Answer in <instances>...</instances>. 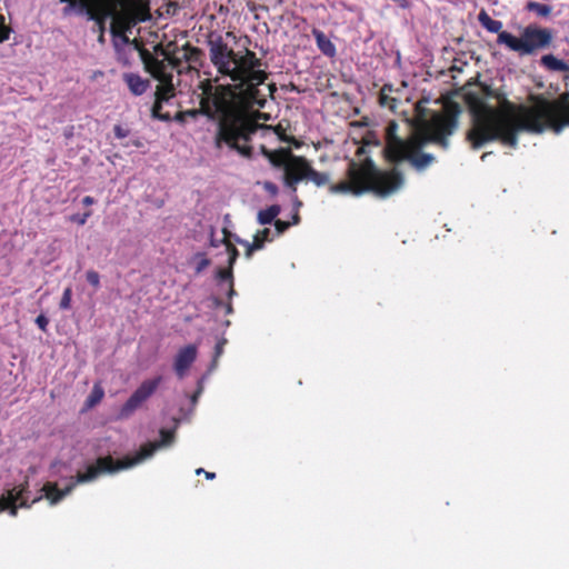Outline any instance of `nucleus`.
<instances>
[{
	"mask_svg": "<svg viewBox=\"0 0 569 569\" xmlns=\"http://www.w3.org/2000/svg\"><path fill=\"white\" fill-rule=\"evenodd\" d=\"M276 237L277 234L274 231H272L270 228H264L263 230L258 231L253 239L256 241H261L263 247L266 242L272 241Z\"/></svg>",
	"mask_w": 569,
	"mask_h": 569,
	"instance_id": "nucleus-32",
	"label": "nucleus"
},
{
	"mask_svg": "<svg viewBox=\"0 0 569 569\" xmlns=\"http://www.w3.org/2000/svg\"><path fill=\"white\" fill-rule=\"evenodd\" d=\"M305 158L290 156L286 164V184L292 190L297 191V183L306 180L305 177Z\"/></svg>",
	"mask_w": 569,
	"mask_h": 569,
	"instance_id": "nucleus-13",
	"label": "nucleus"
},
{
	"mask_svg": "<svg viewBox=\"0 0 569 569\" xmlns=\"http://www.w3.org/2000/svg\"><path fill=\"white\" fill-rule=\"evenodd\" d=\"M240 71L243 73L244 77L242 80H238L234 82L238 83L239 88L247 84L250 94H253L257 91L256 87L263 83L268 78L266 71L261 69L246 70L244 68L240 67Z\"/></svg>",
	"mask_w": 569,
	"mask_h": 569,
	"instance_id": "nucleus-15",
	"label": "nucleus"
},
{
	"mask_svg": "<svg viewBox=\"0 0 569 569\" xmlns=\"http://www.w3.org/2000/svg\"><path fill=\"white\" fill-rule=\"evenodd\" d=\"M224 251L228 256L227 262H228L229 268L228 269L218 268L216 271V278L220 281H228L230 284L233 282L232 268L239 257V251L234 246H232L229 242L224 243Z\"/></svg>",
	"mask_w": 569,
	"mask_h": 569,
	"instance_id": "nucleus-16",
	"label": "nucleus"
},
{
	"mask_svg": "<svg viewBox=\"0 0 569 569\" xmlns=\"http://www.w3.org/2000/svg\"><path fill=\"white\" fill-rule=\"evenodd\" d=\"M123 81L127 83L130 92L134 96L143 94L150 86L149 80L143 79L139 74L132 72L124 73Z\"/></svg>",
	"mask_w": 569,
	"mask_h": 569,
	"instance_id": "nucleus-18",
	"label": "nucleus"
},
{
	"mask_svg": "<svg viewBox=\"0 0 569 569\" xmlns=\"http://www.w3.org/2000/svg\"><path fill=\"white\" fill-rule=\"evenodd\" d=\"M566 126H569V109H560L546 100H540L531 107H519L515 113L477 117L468 132V140L471 141L473 149H480L495 140L516 148L519 132L542 133L551 128L559 134Z\"/></svg>",
	"mask_w": 569,
	"mask_h": 569,
	"instance_id": "nucleus-1",
	"label": "nucleus"
},
{
	"mask_svg": "<svg viewBox=\"0 0 569 569\" xmlns=\"http://www.w3.org/2000/svg\"><path fill=\"white\" fill-rule=\"evenodd\" d=\"M552 39L551 29L528 24L522 29L519 38L508 31L499 33L497 43L506 46L509 50L517 52L519 57H525L535 56L539 51L548 49Z\"/></svg>",
	"mask_w": 569,
	"mask_h": 569,
	"instance_id": "nucleus-4",
	"label": "nucleus"
},
{
	"mask_svg": "<svg viewBox=\"0 0 569 569\" xmlns=\"http://www.w3.org/2000/svg\"><path fill=\"white\" fill-rule=\"evenodd\" d=\"M280 211H281L280 206L272 204L264 210H260L258 212L257 220H258L259 224H261V226L270 224L274 221V219L280 213Z\"/></svg>",
	"mask_w": 569,
	"mask_h": 569,
	"instance_id": "nucleus-24",
	"label": "nucleus"
},
{
	"mask_svg": "<svg viewBox=\"0 0 569 569\" xmlns=\"http://www.w3.org/2000/svg\"><path fill=\"white\" fill-rule=\"evenodd\" d=\"M11 29L6 24V19L0 14V43L8 40Z\"/></svg>",
	"mask_w": 569,
	"mask_h": 569,
	"instance_id": "nucleus-34",
	"label": "nucleus"
},
{
	"mask_svg": "<svg viewBox=\"0 0 569 569\" xmlns=\"http://www.w3.org/2000/svg\"><path fill=\"white\" fill-rule=\"evenodd\" d=\"M104 393H91L88 399V406H94L96 403L100 402Z\"/></svg>",
	"mask_w": 569,
	"mask_h": 569,
	"instance_id": "nucleus-47",
	"label": "nucleus"
},
{
	"mask_svg": "<svg viewBox=\"0 0 569 569\" xmlns=\"http://www.w3.org/2000/svg\"><path fill=\"white\" fill-rule=\"evenodd\" d=\"M32 501L29 502V481L6 490L0 497V512L8 511L11 517H17L19 508H30Z\"/></svg>",
	"mask_w": 569,
	"mask_h": 569,
	"instance_id": "nucleus-12",
	"label": "nucleus"
},
{
	"mask_svg": "<svg viewBox=\"0 0 569 569\" xmlns=\"http://www.w3.org/2000/svg\"><path fill=\"white\" fill-rule=\"evenodd\" d=\"M112 37V42L117 52V56L120 57L121 51L124 50L128 46L132 44L128 34H124L120 31H116L114 33H110Z\"/></svg>",
	"mask_w": 569,
	"mask_h": 569,
	"instance_id": "nucleus-26",
	"label": "nucleus"
},
{
	"mask_svg": "<svg viewBox=\"0 0 569 569\" xmlns=\"http://www.w3.org/2000/svg\"><path fill=\"white\" fill-rule=\"evenodd\" d=\"M203 52L197 47H190L189 44L183 48V59L189 63L200 64Z\"/></svg>",
	"mask_w": 569,
	"mask_h": 569,
	"instance_id": "nucleus-27",
	"label": "nucleus"
},
{
	"mask_svg": "<svg viewBox=\"0 0 569 569\" xmlns=\"http://www.w3.org/2000/svg\"><path fill=\"white\" fill-rule=\"evenodd\" d=\"M182 61H184L183 54L181 57H173V58L169 59V62H167L169 64V70L172 71L173 69H176V70H178L179 73H181L182 72V70H181Z\"/></svg>",
	"mask_w": 569,
	"mask_h": 569,
	"instance_id": "nucleus-37",
	"label": "nucleus"
},
{
	"mask_svg": "<svg viewBox=\"0 0 569 569\" xmlns=\"http://www.w3.org/2000/svg\"><path fill=\"white\" fill-rule=\"evenodd\" d=\"M71 297H72V290L70 287L66 288L63 293H62V298H61V301H60V309L62 310H68L70 309L71 307Z\"/></svg>",
	"mask_w": 569,
	"mask_h": 569,
	"instance_id": "nucleus-33",
	"label": "nucleus"
},
{
	"mask_svg": "<svg viewBox=\"0 0 569 569\" xmlns=\"http://www.w3.org/2000/svg\"><path fill=\"white\" fill-rule=\"evenodd\" d=\"M491 154V152H485L482 156H481V160L485 161L487 157H489Z\"/></svg>",
	"mask_w": 569,
	"mask_h": 569,
	"instance_id": "nucleus-58",
	"label": "nucleus"
},
{
	"mask_svg": "<svg viewBox=\"0 0 569 569\" xmlns=\"http://www.w3.org/2000/svg\"><path fill=\"white\" fill-rule=\"evenodd\" d=\"M120 58L121 59L118 58V60L120 62H122L123 64H129V60H128V57L126 54V49L121 51Z\"/></svg>",
	"mask_w": 569,
	"mask_h": 569,
	"instance_id": "nucleus-51",
	"label": "nucleus"
},
{
	"mask_svg": "<svg viewBox=\"0 0 569 569\" xmlns=\"http://www.w3.org/2000/svg\"><path fill=\"white\" fill-rule=\"evenodd\" d=\"M66 3L62 9L63 16L77 14L87 21L93 22L92 30L98 33H106L107 23L113 21L114 0H59Z\"/></svg>",
	"mask_w": 569,
	"mask_h": 569,
	"instance_id": "nucleus-6",
	"label": "nucleus"
},
{
	"mask_svg": "<svg viewBox=\"0 0 569 569\" xmlns=\"http://www.w3.org/2000/svg\"><path fill=\"white\" fill-rule=\"evenodd\" d=\"M233 312V308H232V305L231 303H227L226 305V313L227 315H230Z\"/></svg>",
	"mask_w": 569,
	"mask_h": 569,
	"instance_id": "nucleus-54",
	"label": "nucleus"
},
{
	"mask_svg": "<svg viewBox=\"0 0 569 569\" xmlns=\"http://www.w3.org/2000/svg\"><path fill=\"white\" fill-rule=\"evenodd\" d=\"M190 262L194 266V273L198 276L210 266L211 260L203 252H196Z\"/></svg>",
	"mask_w": 569,
	"mask_h": 569,
	"instance_id": "nucleus-28",
	"label": "nucleus"
},
{
	"mask_svg": "<svg viewBox=\"0 0 569 569\" xmlns=\"http://www.w3.org/2000/svg\"><path fill=\"white\" fill-rule=\"evenodd\" d=\"M274 227H276L274 232L278 237V236L282 234L290 227V223L282 221V220H276Z\"/></svg>",
	"mask_w": 569,
	"mask_h": 569,
	"instance_id": "nucleus-41",
	"label": "nucleus"
},
{
	"mask_svg": "<svg viewBox=\"0 0 569 569\" xmlns=\"http://www.w3.org/2000/svg\"><path fill=\"white\" fill-rule=\"evenodd\" d=\"M350 126H351V127H355V126H356V122L351 121V122H350Z\"/></svg>",
	"mask_w": 569,
	"mask_h": 569,
	"instance_id": "nucleus-61",
	"label": "nucleus"
},
{
	"mask_svg": "<svg viewBox=\"0 0 569 569\" xmlns=\"http://www.w3.org/2000/svg\"><path fill=\"white\" fill-rule=\"evenodd\" d=\"M90 216H91V211H87V212H84V213H82V214H80V213H78V214H73V216L71 217V220H72L73 222H77V223H78V224H80V226H83V224L87 222V220H88V218H89Z\"/></svg>",
	"mask_w": 569,
	"mask_h": 569,
	"instance_id": "nucleus-42",
	"label": "nucleus"
},
{
	"mask_svg": "<svg viewBox=\"0 0 569 569\" xmlns=\"http://www.w3.org/2000/svg\"><path fill=\"white\" fill-rule=\"evenodd\" d=\"M149 0H114V17L109 32L131 34L133 28L149 18Z\"/></svg>",
	"mask_w": 569,
	"mask_h": 569,
	"instance_id": "nucleus-7",
	"label": "nucleus"
},
{
	"mask_svg": "<svg viewBox=\"0 0 569 569\" xmlns=\"http://www.w3.org/2000/svg\"><path fill=\"white\" fill-rule=\"evenodd\" d=\"M82 204L88 207V206H91L96 202L94 198L90 197V196H86L82 198L81 200Z\"/></svg>",
	"mask_w": 569,
	"mask_h": 569,
	"instance_id": "nucleus-49",
	"label": "nucleus"
},
{
	"mask_svg": "<svg viewBox=\"0 0 569 569\" xmlns=\"http://www.w3.org/2000/svg\"><path fill=\"white\" fill-rule=\"evenodd\" d=\"M457 128V122L455 120H450L443 124L440 132L445 136H451Z\"/></svg>",
	"mask_w": 569,
	"mask_h": 569,
	"instance_id": "nucleus-39",
	"label": "nucleus"
},
{
	"mask_svg": "<svg viewBox=\"0 0 569 569\" xmlns=\"http://www.w3.org/2000/svg\"><path fill=\"white\" fill-rule=\"evenodd\" d=\"M244 247L247 248L244 256L247 259H250L253 251L262 249V242L253 239L252 243L248 241V244H244Z\"/></svg>",
	"mask_w": 569,
	"mask_h": 569,
	"instance_id": "nucleus-35",
	"label": "nucleus"
},
{
	"mask_svg": "<svg viewBox=\"0 0 569 569\" xmlns=\"http://www.w3.org/2000/svg\"><path fill=\"white\" fill-rule=\"evenodd\" d=\"M162 380L161 376H157L144 380L137 391H156Z\"/></svg>",
	"mask_w": 569,
	"mask_h": 569,
	"instance_id": "nucleus-31",
	"label": "nucleus"
},
{
	"mask_svg": "<svg viewBox=\"0 0 569 569\" xmlns=\"http://www.w3.org/2000/svg\"><path fill=\"white\" fill-rule=\"evenodd\" d=\"M395 102L396 100L393 98H390L383 93H381L379 96V103L382 106V107H387L389 109H393L395 108Z\"/></svg>",
	"mask_w": 569,
	"mask_h": 569,
	"instance_id": "nucleus-40",
	"label": "nucleus"
},
{
	"mask_svg": "<svg viewBox=\"0 0 569 569\" xmlns=\"http://www.w3.org/2000/svg\"><path fill=\"white\" fill-rule=\"evenodd\" d=\"M98 41L101 43L104 42V33H99Z\"/></svg>",
	"mask_w": 569,
	"mask_h": 569,
	"instance_id": "nucleus-57",
	"label": "nucleus"
},
{
	"mask_svg": "<svg viewBox=\"0 0 569 569\" xmlns=\"http://www.w3.org/2000/svg\"><path fill=\"white\" fill-rule=\"evenodd\" d=\"M478 21L482 28L491 33H501L503 27L500 20L492 19L486 10H481L478 14Z\"/></svg>",
	"mask_w": 569,
	"mask_h": 569,
	"instance_id": "nucleus-23",
	"label": "nucleus"
},
{
	"mask_svg": "<svg viewBox=\"0 0 569 569\" xmlns=\"http://www.w3.org/2000/svg\"><path fill=\"white\" fill-rule=\"evenodd\" d=\"M151 393H132L120 410L121 418H128L138 407H140Z\"/></svg>",
	"mask_w": 569,
	"mask_h": 569,
	"instance_id": "nucleus-21",
	"label": "nucleus"
},
{
	"mask_svg": "<svg viewBox=\"0 0 569 569\" xmlns=\"http://www.w3.org/2000/svg\"><path fill=\"white\" fill-rule=\"evenodd\" d=\"M540 66L545 69L553 72H567L569 71V64L561 59H558L553 54H545L540 58Z\"/></svg>",
	"mask_w": 569,
	"mask_h": 569,
	"instance_id": "nucleus-19",
	"label": "nucleus"
},
{
	"mask_svg": "<svg viewBox=\"0 0 569 569\" xmlns=\"http://www.w3.org/2000/svg\"><path fill=\"white\" fill-rule=\"evenodd\" d=\"M176 427L172 429H160V441H149L143 443L140 449L132 456H127L123 459L114 460L111 456L98 458V466L91 468L84 479H91L97 475V471H113L118 472L131 468L143 460L152 457L154 452L161 448L173 443Z\"/></svg>",
	"mask_w": 569,
	"mask_h": 569,
	"instance_id": "nucleus-5",
	"label": "nucleus"
},
{
	"mask_svg": "<svg viewBox=\"0 0 569 569\" xmlns=\"http://www.w3.org/2000/svg\"><path fill=\"white\" fill-rule=\"evenodd\" d=\"M36 325L41 329L42 331H47V327L49 325V319L44 315H39L36 318Z\"/></svg>",
	"mask_w": 569,
	"mask_h": 569,
	"instance_id": "nucleus-45",
	"label": "nucleus"
},
{
	"mask_svg": "<svg viewBox=\"0 0 569 569\" xmlns=\"http://www.w3.org/2000/svg\"><path fill=\"white\" fill-rule=\"evenodd\" d=\"M358 134L361 136V140H358V196L372 191L378 197L386 198L400 190L405 182L400 172L380 171L369 158L361 159L367 153V148L380 147V133L372 129L368 117L358 121Z\"/></svg>",
	"mask_w": 569,
	"mask_h": 569,
	"instance_id": "nucleus-3",
	"label": "nucleus"
},
{
	"mask_svg": "<svg viewBox=\"0 0 569 569\" xmlns=\"http://www.w3.org/2000/svg\"><path fill=\"white\" fill-rule=\"evenodd\" d=\"M420 148L421 146L415 141L397 139L391 147V158L396 163L408 161L415 169L422 171L433 162L435 157L430 153H419Z\"/></svg>",
	"mask_w": 569,
	"mask_h": 569,
	"instance_id": "nucleus-10",
	"label": "nucleus"
},
{
	"mask_svg": "<svg viewBox=\"0 0 569 569\" xmlns=\"http://www.w3.org/2000/svg\"><path fill=\"white\" fill-rule=\"evenodd\" d=\"M240 67L244 68L246 70H256L262 67V61L257 58L254 52L247 51L246 60H240Z\"/></svg>",
	"mask_w": 569,
	"mask_h": 569,
	"instance_id": "nucleus-30",
	"label": "nucleus"
},
{
	"mask_svg": "<svg viewBox=\"0 0 569 569\" xmlns=\"http://www.w3.org/2000/svg\"><path fill=\"white\" fill-rule=\"evenodd\" d=\"M86 279L94 288H98L100 286V276L94 270L87 271Z\"/></svg>",
	"mask_w": 569,
	"mask_h": 569,
	"instance_id": "nucleus-36",
	"label": "nucleus"
},
{
	"mask_svg": "<svg viewBox=\"0 0 569 569\" xmlns=\"http://www.w3.org/2000/svg\"><path fill=\"white\" fill-rule=\"evenodd\" d=\"M196 473L197 475H200V473H203L204 477L209 480H212L216 478V473L214 472H210V471H206L203 468H199L196 470Z\"/></svg>",
	"mask_w": 569,
	"mask_h": 569,
	"instance_id": "nucleus-48",
	"label": "nucleus"
},
{
	"mask_svg": "<svg viewBox=\"0 0 569 569\" xmlns=\"http://www.w3.org/2000/svg\"><path fill=\"white\" fill-rule=\"evenodd\" d=\"M92 391H93V392L102 391V390L100 389V385H99V383H96V385L93 386Z\"/></svg>",
	"mask_w": 569,
	"mask_h": 569,
	"instance_id": "nucleus-56",
	"label": "nucleus"
},
{
	"mask_svg": "<svg viewBox=\"0 0 569 569\" xmlns=\"http://www.w3.org/2000/svg\"><path fill=\"white\" fill-rule=\"evenodd\" d=\"M349 180L342 181L329 187L331 193H352L356 194V162L350 161L348 166Z\"/></svg>",
	"mask_w": 569,
	"mask_h": 569,
	"instance_id": "nucleus-17",
	"label": "nucleus"
},
{
	"mask_svg": "<svg viewBox=\"0 0 569 569\" xmlns=\"http://www.w3.org/2000/svg\"><path fill=\"white\" fill-rule=\"evenodd\" d=\"M230 237L239 244H242L244 247V244H248V241L247 240H243L241 239L240 237H238L237 234H230Z\"/></svg>",
	"mask_w": 569,
	"mask_h": 569,
	"instance_id": "nucleus-50",
	"label": "nucleus"
},
{
	"mask_svg": "<svg viewBox=\"0 0 569 569\" xmlns=\"http://www.w3.org/2000/svg\"><path fill=\"white\" fill-rule=\"evenodd\" d=\"M170 97H172V96L168 94L164 91H161L159 89L157 90V100H156L154 104L152 106V116L154 118L163 119V120L169 119L168 116L167 117L160 116V110L162 108V102L168 101Z\"/></svg>",
	"mask_w": 569,
	"mask_h": 569,
	"instance_id": "nucleus-29",
	"label": "nucleus"
},
{
	"mask_svg": "<svg viewBox=\"0 0 569 569\" xmlns=\"http://www.w3.org/2000/svg\"><path fill=\"white\" fill-rule=\"evenodd\" d=\"M305 177L306 180L312 181L316 186L322 187L329 183L330 176L326 172H319L315 170L309 162L305 159Z\"/></svg>",
	"mask_w": 569,
	"mask_h": 569,
	"instance_id": "nucleus-22",
	"label": "nucleus"
},
{
	"mask_svg": "<svg viewBox=\"0 0 569 569\" xmlns=\"http://www.w3.org/2000/svg\"><path fill=\"white\" fill-rule=\"evenodd\" d=\"M299 220H300V218H299V216L296 213V214L292 217V223H293V224H297V223H299Z\"/></svg>",
	"mask_w": 569,
	"mask_h": 569,
	"instance_id": "nucleus-55",
	"label": "nucleus"
},
{
	"mask_svg": "<svg viewBox=\"0 0 569 569\" xmlns=\"http://www.w3.org/2000/svg\"><path fill=\"white\" fill-rule=\"evenodd\" d=\"M262 186H263V189H264L268 193H270L272 197H274V196H277V194H278L279 189H278V187H277V184H276V183H273V182H271V181H264V182L262 183Z\"/></svg>",
	"mask_w": 569,
	"mask_h": 569,
	"instance_id": "nucleus-44",
	"label": "nucleus"
},
{
	"mask_svg": "<svg viewBox=\"0 0 569 569\" xmlns=\"http://www.w3.org/2000/svg\"><path fill=\"white\" fill-rule=\"evenodd\" d=\"M207 43L210 61L217 71L231 81L242 80L244 76L240 71V59L223 38L220 34H210Z\"/></svg>",
	"mask_w": 569,
	"mask_h": 569,
	"instance_id": "nucleus-8",
	"label": "nucleus"
},
{
	"mask_svg": "<svg viewBox=\"0 0 569 569\" xmlns=\"http://www.w3.org/2000/svg\"><path fill=\"white\" fill-rule=\"evenodd\" d=\"M113 132H114L116 138H118V139H124L129 136V130L123 128L120 124L114 126Z\"/></svg>",
	"mask_w": 569,
	"mask_h": 569,
	"instance_id": "nucleus-43",
	"label": "nucleus"
},
{
	"mask_svg": "<svg viewBox=\"0 0 569 569\" xmlns=\"http://www.w3.org/2000/svg\"><path fill=\"white\" fill-rule=\"evenodd\" d=\"M525 8L529 12H533L538 17H542V18L549 17L551 11H552V7L551 6L545 4V3H539V2H536V1H528L526 3Z\"/></svg>",
	"mask_w": 569,
	"mask_h": 569,
	"instance_id": "nucleus-25",
	"label": "nucleus"
},
{
	"mask_svg": "<svg viewBox=\"0 0 569 569\" xmlns=\"http://www.w3.org/2000/svg\"><path fill=\"white\" fill-rule=\"evenodd\" d=\"M229 291H228V298L231 299L233 296L237 295L236 290L233 289V282L229 284Z\"/></svg>",
	"mask_w": 569,
	"mask_h": 569,
	"instance_id": "nucleus-53",
	"label": "nucleus"
},
{
	"mask_svg": "<svg viewBox=\"0 0 569 569\" xmlns=\"http://www.w3.org/2000/svg\"><path fill=\"white\" fill-rule=\"evenodd\" d=\"M433 141L438 143L442 149L449 148V139L448 136H445L442 132H438L435 134Z\"/></svg>",
	"mask_w": 569,
	"mask_h": 569,
	"instance_id": "nucleus-38",
	"label": "nucleus"
},
{
	"mask_svg": "<svg viewBox=\"0 0 569 569\" xmlns=\"http://www.w3.org/2000/svg\"><path fill=\"white\" fill-rule=\"evenodd\" d=\"M141 59L146 70L161 83L158 89L174 96L173 73L169 70V64L164 60L154 58L148 50L141 51Z\"/></svg>",
	"mask_w": 569,
	"mask_h": 569,
	"instance_id": "nucleus-11",
	"label": "nucleus"
},
{
	"mask_svg": "<svg viewBox=\"0 0 569 569\" xmlns=\"http://www.w3.org/2000/svg\"><path fill=\"white\" fill-rule=\"evenodd\" d=\"M312 36L316 39L318 49L327 57H333L336 54L335 44L330 39L319 29L312 30Z\"/></svg>",
	"mask_w": 569,
	"mask_h": 569,
	"instance_id": "nucleus-20",
	"label": "nucleus"
},
{
	"mask_svg": "<svg viewBox=\"0 0 569 569\" xmlns=\"http://www.w3.org/2000/svg\"><path fill=\"white\" fill-rule=\"evenodd\" d=\"M227 343V340L224 338L220 339L214 347V360L219 358L223 352V347Z\"/></svg>",
	"mask_w": 569,
	"mask_h": 569,
	"instance_id": "nucleus-46",
	"label": "nucleus"
},
{
	"mask_svg": "<svg viewBox=\"0 0 569 569\" xmlns=\"http://www.w3.org/2000/svg\"><path fill=\"white\" fill-rule=\"evenodd\" d=\"M197 358V347L194 345H188L181 348L173 363V369L176 373L181 378L184 376L186 371L190 368L193 361Z\"/></svg>",
	"mask_w": 569,
	"mask_h": 569,
	"instance_id": "nucleus-14",
	"label": "nucleus"
},
{
	"mask_svg": "<svg viewBox=\"0 0 569 569\" xmlns=\"http://www.w3.org/2000/svg\"><path fill=\"white\" fill-rule=\"evenodd\" d=\"M96 466H98V459L93 463L89 465L87 467L86 471H83V472L79 471L76 477H70L69 483L62 489H60L58 487L57 482H52V481L46 482L41 488L42 495L36 497L32 500V503L40 501L42 498H46L50 502V505H52V506L57 505L63 498H66L68 495H70L78 483L91 482L102 475L114 473L113 471H97V475L93 478L84 479V477L89 473L90 469L94 468Z\"/></svg>",
	"mask_w": 569,
	"mask_h": 569,
	"instance_id": "nucleus-9",
	"label": "nucleus"
},
{
	"mask_svg": "<svg viewBox=\"0 0 569 569\" xmlns=\"http://www.w3.org/2000/svg\"><path fill=\"white\" fill-rule=\"evenodd\" d=\"M183 116L192 119L206 116L209 120L216 121L218 127L216 147L221 148L224 143L242 156H250V148L241 146L239 141H250L258 124L231 99L223 94L211 93L201 99L199 109L186 110Z\"/></svg>",
	"mask_w": 569,
	"mask_h": 569,
	"instance_id": "nucleus-2",
	"label": "nucleus"
},
{
	"mask_svg": "<svg viewBox=\"0 0 569 569\" xmlns=\"http://www.w3.org/2000/svg\"><path fill=\"white\" fill-rule=\"evenodd\" d=\"M296 206H298V207L301 206V202L297 200Z\"/></svg>",
	"mask_w": 569,
	"mask_h": 569,
	"instance_id": "nucleus-60",
	"label": "nucleus"
},
{
	"mask_svg": "<svg viewBox=\"0 0 569 569\" xmlns=\"http://www.w3.org/2000/svg\"><path fill=\"white\" fill-rule=\"evenodd\" d=\"M198 395H199V393H197V392H193V393H192V400H193V401H196V399H197V396H198Z\"/></svg>",
	"mask_w": 569,
	"mask_h": 569,
	"instance_id": "nucleus-59",
	"label": "nucleus"
},
{
	"mask_svg": "<svg viewBox=\"0 0 569 569\" xmlns=\"http://www.w3.org/2000/svg\"><path fill=\"white\" fill-rule=\"evenodd\" d=\"M400 8H408L409 1L408 0H393Z\"/></svg>",
	"mask_w": 569,
	"mask_h": 569,
	"instance_id": "nucleus-52",
	"label": "nucleus"
}]
</instances>
